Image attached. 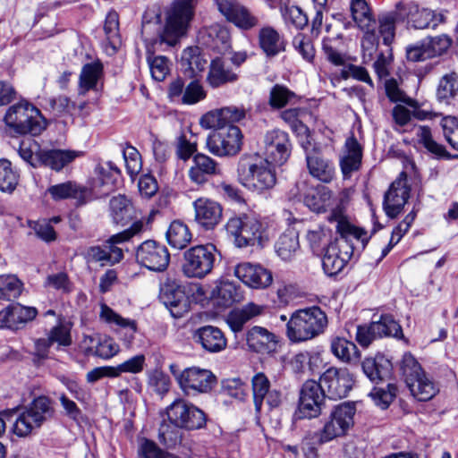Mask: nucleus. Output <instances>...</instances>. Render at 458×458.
I'll return each instance as SVG.
<instances>
[{
  "mask_svg": "<svg viewBox=\"0 0 458 458\" xmlns=\"http://www.w3.org/2000/svg\"><path fill=\"white\" fill-rule=\"evenodd\" d=\"M191 238L192 235L188 226L181 221L172 222L166 232L167 242L174 249L185 248L191 242Z\"/></svg>",
  "mask_w": 458,
  "mask_h": 458,
  "instance_id": "09e8293b",
  "label": "nucleus"
},
{
  "mask_svg": "<svg viewBox=\"0 0 458 458\" xmlns=\"http://www.w3.org/2000/svg\"><path fill=\"white\" fill-rule=\"evenodd\" d=\"M50 412L49 399L45 396L36 398L29 408L16 416L13 432L20 437L29 436L35 428L41 426Z\"/></svg>",
  "mask_w": 458,
  "mask_h": 458,
  "instance_id": "f8f14e48",
  "label": "nucleus"
},
{
  "mask_svg": "<svg viewBox=\"0 0 458 458\" xmlns=\"http://www.w3.org/2000/svg\"><path fill=\"white\" fill-rule=\"evenodd\" d=\"M206 96L203 86L198 81H192L185 88L182 105H195L203 100Z\"/></svg>",
  "mask_w": 458,
  "mask_h": 458,
  "instance_id": "338daca9",
  "label": "nucleus"
},
{
  "mask_svg": "<svg viewBox=\"0 0 458 458\" xmlns=\"http://www.w3.org/2000/svg\"><path fill=\"white\" fill-rule=\"evenodd\" d=\"M354 380L345 368H328L320 377L319 385L330 399H342L352 390Z\"/></svg>",
  "mask_w": 458,
  "mask_h": 458,
  "instance_id": "a211bd4d",
  "label": "nucleus"
},
{
  "mask_svg": "<svg viewBox=\"0 0 458 458\" xmlns=\"http://www.w3.org/2000/svg\"><path fill=\"white\" fill-rule=\"evenodd\" d=\"M143 226L144 224L142 221H135L130 228L112 235L106 242L105 248L107 257L109 258V265L118 263L123 259V251L121 248L117 247L116 244L129 241L134 235L140 233L143 230Z\"/></svg>",
  "mask_w": 458,
  "mask_h": 458,
  "instance_id": "c756f323",
  "label": "nucleus"
},
{
  "mask_svg": "<svg viewBox=\"0 0 458 458\" xmlns=\"http://www.w3.org/2000/svg\"><path fill=\"white\" fill-rule=\"evenodd\" d=\"M43 150L35 140L27 138L20 142L18 153L31 166L39 167Z\"/></svg>",
  "mask_w": 458,
  "mask_h": 458,
  "instance_id": "603ef678",
  "label": "nucleus"
},
{
  "mask_svg": "<svg viewBox=\"0 0 458 458\" xmlns=\"http://www.w3.org/2000/svg\"><path fill=\"white\" fill-rule=\"evenodd\" d=\"M135 258L140 267L153 272H164L170 263L167 248L154 240L141 242L136 249Z\"/></svg>",
  "mask_w": 458,
  "mask_h": 458,
  "instance_id": "dca6fc26",
  "label": "nucleus"
},
{
  "mask_svg": "<svg viewBox=\"0 0 458 458\" xmlns=\"http://www.w3.org/2000/svg\"><path fill=\"white\" fill-rule=\"evenodd\" d=\"M355 414L354 402H344L335 406L325 420L323 427L316 432L318 444L325 445L345 437L354 426Z\"/></svg>",
  "mask_w": 458,
  "mask_h": 458,
  "instance_id": "39448f33",
  "label": "nucleus"
},
{
  "mask_svg": "<svg viewBox=\"0 0 458 458\" xmlns=\"http://www.w3.org/2000/svg\"><path fill=\"white\" fill-rule=\"evenodd\" d=\"M396 394V387L387 384L386 387L375 386L369 394L374 403L382 409H386L394 401Z\"/></svg>",
  "mask_w": 458,
  "mask_h": 458,
  "instance_id": "680f3d73",
  "label": "nucleus"
},
{
  "mask_svg": "<svg viewBox=\"0 0 458 458\" xmlns=\"http://www.w3.org/2000/svg\"><path fill=\"white\" fill-rule=\"evenodd\" d=\"M47 192L55 200L74 199L78 205L85 204L91 196V191L75 182L68 181L50 186Z\"/></svg>",
  "mask_w": 458,
  "mask_h": 458,
  "instance_id": "c85d7f7f",
  "label": "nucleus"
},
{
  "mask_svg": "<svg viewBox=\"0 0 458 458\" xmlns=\"http://www.w3.org/2000/svg\"><path fill=\"white\" fill-rule=\"evenodd\" d=\"M276 251L284 260H289L299 249L298 234L291 230L283 233L276 243Z\"/></svg>",
  "mask_w": 458,
  "mask_h": 458,
  "instance_id": "3c124183",
  "label": "nucleus"
},
{
  "mask_svg": "<svg viewBox=\"0 0 458 458\" xmlns=\"http://www.w3.org/2000/svg\"><path fill=\"white\" fill-rule=\"evenodd\" d=\"M216 4L229 22L242 30H250L259 23L258 18L237 0H216Z\"/></svg>",
  "mask_w": 458,
  "mask_h": 458,
  "instance_id": "412c9836",
  "label": "nucleus"
},
{
  "mask_svg": "<svg viewBox=\"0 0 458 458\" xmlns=\"http://www.w3.org/2000/svg\"><path fill=\"white\" fill-rule=\"evenodd\" d=\"M259 46L267 56H275L284 51L283 37L272 27H264L259 33Z\"/></svg>",
  "mask_w": 458,
  "mask_h": 458,
  "instance_id": "58836bf2",
  "label": "nucleus"
},
{
  "mask_svg": "<svg viewBox=\"0 0 458 458\" xmlns=\"http://www.w3.org/2000/svg\"><path fill=\"white\" fill-rule=\"evenodd\" d=\"M19 174L7 159H0V191L13 192L19 182Z\"/></svg>",
  "mask_w": 458,
  "mask_h": 458,
  "instance_id": "5fc2aeb1",
  "label": "nucleus"
},
{
  "mask_svg": "<svg viewBox=\"0 0 458 458\" xmlns=\"http://www.w3.org/2000/svg\"><path fill=\"white\" fill-rule=\"evenodd\" d=\"M304 203L310 210L316 213H324L329 208V212H331L334 209L332 207L334 204L333 194L327 187H321L309 191L304 197ZM338 206L344 209L341 204H337L335 208ZM330 213H328V215Z\"/></svg>",
  "mask_w": 458,
  "mask_h": 458,
  "instance_id": "c9c22d12",
  "label": "nucleus"
},
{
  "mask_svg": "<svg viewBox=\"0 0 458 458\" xmlns=\"http://www.w3.org/2000/svg\"><path fill=\"white\" fill-rule=\"evenodd\" d=\"M291 142L287 132L275 129L264 137L265 161L274 165H282L291 155Z\"/></svg>",
  "mask_w": 458,
  "mask_h": 458,
  "instance_id": "6ab92c4d",
  "label": "nucleus"
},
{
  "mask_svg": "<svg viewBox=\"0 0 458 458\" xmlns=\"http://www.w3.org/2000/svg\"><path fill=\"white\" fill-rule=\"evenodd\" d=\"M251 385L255 410L260 411L263 401L270 389V381L264 373L259 372L253 376Z\"/></svg>",
  "mask_w": 458,
  "mask_h": 458,
  "instance_id": "6e6d98bb",
  "label": "nucleus"
},
{
  "mask_svg": "<svg viewBox=\"0 0 458 458\" xmlns=\"http://www.w3.org/2000/svg\"><path fill=\"white\" fill-rule=\"evenodd\" d=\"M346 155L340 160V166L344 177L358 171L361 165L362 148L355 137H349L345 141Z\"/></svg>",
  "mask_w": 458,
  "mask_h": 458,
  "instance_id": "72a5a7b5",
  "label": "nucleus"
},
{
  "mask_svg": "<svg viewBox=\"0 0 458 458\" xmlns=\"http://www.w3.org/2000/svg\"><path fill=\"white\" fill-rule=\"evenodd\" d=\"M216 247L213 244L196 245L184 254L182 271L188 277L203 278L210 274L216 262Z\"/></svg>",
  "mask_w": 458,
  "mask_h": 458,
  "instance_id": "9b49d317",
  "label": "nucleus"
},
{
  "mask_svg": "<svg viewBox=\"0 0 458 458\" xmlns=\"http://www.w3.org/2000/svg\"><path fill=\"white\" fill-rule=\"evenodd\" d=\"M307 166L310 174L323 182H330L335 177L334 164L318 153L306 154Z\"/></svg>",
  "mask_w": 458,
  "mask_h": 458,
  "instance_id": "e433bc0d",
  "label": "nucleus"
},
{
  "mask_svg": "<svg viewBox=\"0 0 458 458\" xmlns=\"http://www.w3.org/2000/svg\"><path fill=\"white\" fill-rule=\"evenodd\" d=\"M213 296L222 307H229L242 299L240 286L230 281H221L213 290Z\"/></svg>",
  "mask_w": 458,
  "mask_h": 458,
  "instance_id": "37998d69",
  "label": "nucleus"
},
{
  "mask_svg": "<svg viewBox=\"0 0 458 458\" xmlns=\"http://www.w3.org/2000/svg\"><path fill=\"white\" fill-rule=\"evenodd\" d=\"M234 275L246 285L260 289L272 284V273L258 264L244 262L234 267Z\"/></svg>",
  "mask_w": 458,
  "mask_h": 458,
  "instance_id": "b1692460",
  "label": "nucleus"
},
{
  "mask_svg": "<svg viewBox=\"0 0 458 458\" xmlns=\"http://www.w3.org/2000/svg\"><path fill=\"white\" fill-rule=\"evenodd\" d=\"M103 72V65L99 62H93L83 65L79 80L80 94H85L93 89Z\"/></svg>",
  "mask_w": 458,
  "mask_h": 458,
  "instance_id": "de8ad7c7",
  "label": "nucleus"
},
{
  "mask_svg": "<svg viewBox=\"0 0 458 458\" xmlns=\"http://www.w3.org/2000/svg\"><path fill=\"white\" fill-rule=\"evenodd\" d=\"M207 63L198 47H190L182 51L181 65L191 77H195L203 72Z\"/></svg>",
  "mask_w": 458,
  "mask_h": 458,
  "instance_id": "a19ab883",
  "label": "nucleus"
},
{
  "mask_svg": "<svg viewBox=\"0 0 458 458\" xmlns=\"http://www.w3.org/2000/svg\"><path fill=\"white\" fill-rule=\"evenodd\" d=\"M204 33L209 38L205 43L218 53H225L230 48V34L224 26L212 24L205 29Z\"/></svg>",
  "mask_w": 458,
  "mask_h": 458,
  "instance_id": "c03bdc74",
  "label": "nucleus"
},
{
  "mask_svg": "<svg viewBox=\"0 0 458 458\" xmlns=\"http://www.w3.org/2000/svg\"><path fill=\"white\" fill-rule=\"evenodd\" d=\"M22 291V283L12 275L0 276V300L18 298Z\"/></svg>",
  "mask_w": 458,
  "mask_h": 458,
  "instance_id": "4d7b16f0",
  "label": "nucleus"
},
{
  "mask_svg": "<svg viewBox=\"0 0 458 458\" xmlns=\"http://www.w3.org/2000/svg\"><path fill=\"white\" fill-rule=\"evenodd\" d=\"M109 206L111 217L116 225H125L132 219L134 209L131 200L124 195L113 197Z\"/></svg>",
  "mask_w": 458,
  "mask_h": 458,
  "instance_id": "ea45409f",
  "label": "nucleus"
},
{
  "mask_svg": "<svg viewBox=\"0 0 458 458\" xmlns=\"http://www.w3.org/2000/svg\"><path fill=\"white\" fill-rule=\"evenodd\" d=\"M295 98L294 92L285 86L276 84L270 90L269 105L274 108H283Z\"/></svg>",
  "mask_w": 458,
  "mask_h": 458,
  "instance_id": "e2e57ef3",
  "label": "nucleus"
},
{
  "mask_svg": "<svg viewBox=\"0 0 458 458\" xmlns=\"http://www.w3.org/2000/svg\"><path fill=\"white\" fill-rule=\"evenodd\" d=\"M147 62L152 78L157 81H163L170 73V60L164 55H154L149 50L147 53Z\"/></svg>",
  "mask_w": 458,
  "mask_h": 458,
  "instance_id": "864d4df0",
  "label": "nucleus"
},
{
  "mask_svg": "<svg viewBox=\"0 0 458 458\" xmlns=\"http://www.w3.org/2000/svg\"><path fill=\"white\" fill-rule=\"evenodd\" d=\"M411 187L407 183V174L402 172L392 182L384 198V208L387 216L396 217L410 198Z\"/></svg>",
  "mask_w": 458,
  "mask_h": 458,
  "instance_id": "aec40b11",
  "label": "nucleus"
},
{
  "mask_svg": "<svg viewBox=\"0 0 458 458\" xmlns=\"http://www.w3.org/2000/svg\"><path fill=\"white\" fill-rule=\"evenodd\" d=\"M378 338L392 336L397 339L403 338V329L392 315H381L378 320L372 321Z\"/></svg>",
  "mask_w": 458,
  "mask_h": 458,
  "instance_id": "8fccbe9b",
  "label": "nucleus"
},
{
  "mask_svg": "<svg viewBox=\"0 0 458 458\" xmlns=\"http://www.w3.org/2000/svg\"><path fill=\"white\" fill-rule=\"evenodd\" d=\"M245 116L246 112L243 107L230 106L206 113L201 116L199 124L204 129L227 128L242 121Z\"/></svg>",
  "mask_w": 458,
  "mask_h": 458,
  "instance_id": "4be33fe9",
  "label": "nucleus"
},
{
  "mask_svg": "<svg viewBox=\"0 0 458 458\" xmlns=\"http://www.w3.org/2000/svg\"><path fill=\"white\" fill-rule=\"evenodd\" d=\"M395 8L399 11L400 19L407 20L408 23L416 30L432 29L435 30L439 24L445 21L443 13H437L428 8H420L413 1L408 3L399 2Z\"/></svg>",
  "mask_w": 458,
  "mask_h": 458,
  "instance_id": "2eb2a0df",
  "label": "nucleus"
},
{
  "mask_svg": "<svg viewBox=\"0 0 458 458\" xmlns=\"http://www.w3.org/2000/svg\"><path fill=\"white\" fill-rule=\"evenodd\" d=\"M425 43L431 59L445 54L452 46L453 39L449 36L442 34L426 38Z\"/></svg>",
  "mask_w": 458,
  "mask_h": 458,
  "instance_id": "052dcab7",
  "label": "nucleus"
},
{
  "mask_svg": "<svg viewBox=\"0 0 458 458\" xmlns=\"http://www.w3.org/2000/svg\"><path fill=\"white\" fill-rule=\"evenodd\" d=\"M99 318L110 326L118 327L120 339L127 347L131 345L137 332V322L134 319L122 317L105 303L100 305Z\"/></svg>",
  "mask_w": 458,
  "mask_h": 458,
  "instance_id": "393cba45",
  "label": "nucleus"
},
{
  "mask_svg": "<svg viewBox=\"0 0 458 458\" xmlns=\"http://www.w3.org/2000/svg\"><path fill=\"white\" fill-rule=\"evenodd\" d=\"M195 221L206 230L213 229L222 218L221 205L207 198H199L193 202Z\"/></svg>",
  "mask_w": 458,
  "mask_h": 458,
  "instance_id": "bb28decb",
  "label": "nucleus"
},
{
  "mask_svg": "<svg viewBox=\"0 0 458 458\" xmlns=\"http://www.w3.org/2000/svg\"><path fill=\"white\" fill-rule=\"evenodd\" d=\"M194 339L202 348L211 353L224 351L227 346L225 334L216 327L204 326L194 333Z\"/></svg>",
  "mask_w": 458,
  "mask_h": 458,
  "instance_id": "2f4dec72",
  "label": "nucleus"
},
{
  "mask_svg": "<svg viewBox=\"0 0 458 458\" xmlns=\"http://www.w3.org/2000/svg\"><path fill=\"white\" fill-rule=\"evenodd\" d=\"M225 229L233 237L235 245L240 248L263 246L268 240L265 225L252 214L231 217L225 225Z\"/></svg>",
  "mask_w": 458,
  "mask_h": 458,
  "instance_id": "0eeeda50",
  "label": "nucleus"
},
{
  "mask_svg": "<svg viewBox=\"0 0 458 458\" xmlns=\"http://www.w3.org/2000/svg\"><path fill=\"white\" fill-rule=\"evenodd\" d=\"M332 232L326 226L317 225L306 233V241L312 252L320 255L331 242Z\"/></svg>",
  "mask_w": 458,
  "mask_h": 458,
  "instance_id": "49530a36",
  "label": "nucleus"
},
{
  "mask_svg": "<svg viewBox=\"0 0 458 458\" xmlns=\"http://www.w3.org/2000/svg\"><path fill=\"white\" fill-rule=\"evenodd\" d=\"M37 314L38 310L34 307L20 303L11 304L0 310V328L21 329L28 322L32 321Z\"/></svg>",
  "mask_w": 458,
  "mask_h": 458,
  "instance_id": "5701e85b",
  "label": "nucleus"
},
{
  "mask_svg": "<svg viewBox=\"0 0 458 458\" xmlns=\"http://www.w3.org/2000/svg\"><path fill=\"white\" fill-rule=\"evenodd\" d=\"M237 176L243 187L258 194L270 191L276 183V172L271 164L265 160L253 162L242 158L238 164Z\"/></svg>",
  "mask_w": 458,
  "mask_h": 458,
  "instance_id": "20e7f679",
  "label": "nucleus"
},
{
  "mask_svg": "<svg viewBox=\"0 0 458 458\" xmlns=\"http://www.w3.org/2000/svg\"><path fill=\"white\" fill-rule=\"evenodd\" d=\"M400 19L399 11L395 8V11L384 13L377 19V38H382L383 44L390 47L394 40L395 37V23Z\"/></svg>",
  "mask_w": 458,
  "mask_h": 458,
  "instance_id": "a18cd8bd",
  "label": "nucleus"
},
{
  "mask_svg": "<svg viewBox=\"0 0 458 458\" xmlns=\"http://www.w3.org/2000/svg\"><path fill=\"white\" fill-rule=\"evenodd\" d=\"M326 312L318 306L294 311L286 324V335L292 343L311 340L323 334L327 327Z\"/></svg>",
  "mask_w": 458,
  "mask_h": 458,
  "instance_id": "f03ea898",
  "label": "nucleus"
},
{
  "mask_svg": "<svg viewBox=\"0 0 458 458\" xmlns=\"http://www.w3.org/2000/svg\"><path fill=\"white\" fill-rule=\"evenodd\" d=\"M196 0H174L167 13L165 25L159 35L160 43L170 47L185 36L194 15Z\"/></svg>",
  "mask_w": 458,
  "mask_h": 458,
  "instance_id": "423d86ee",
  "label": "nucleus"
},
{
  "mask_svg": "<svg viewBox=\"0 0 458 458\" xmlns=\"http://www.w3.org/2000/svg\"><path fill=\"white\" fill-rule=\"evenodd\" d=\"M80 156V151L71 149L43 150L41 154L40 166L50 167L51 169L59 172Z\"/></svg>",
  "mask_w": 458,
  "mask_h": 458,
  "instance_id": "f704fd0d",
  "label": "nucleus"
},
{
  "mask_svg": "<svg viewBox=\"0 0 458 458\" xmlns=\"http://www.w3.org/2000/svg\"><path fill=\"white\" fill-rule=\"evenodd\" d=\"M175 367L170 365V370L182 392L188 396L209 393L217 383L216 377L209 369L193 366L177 371Z\"/></svg>",
  "mask_w": 458,
  "mask_h": 458,
  "instance_id": "9d476101",
  "label": "nucleus"
},
{
  "mask_svg": "<svg viewBox=\"0 0 458 458\" xmlns=\"http://www.w3.org/2000/svg\"><path fill=\"white\" fill-rule=\"evenodd\" d=\"M104 30L107 40L114 47L115 44L120 42L119 36V18L115 12L107 13L104 24Z\"/></svg>",
  "mask_w": 458,
  "mask_h": 458,
  "instance_id": "774afa93",
  "label": "nucleus"
},
{
  "mask_svg": "<svg viewBox=\"0 0 458 458\" xmlns=\"http://www.w3.org/2000/svg\"><path fill=\"white\" fill-rule=\"evenodd\" d=\"M4 122L14 132L22 135H39L47 126L40 111L26 101L10 106L4 115Z\"/></svg>",
  "mask_w": 458,
  "mask_h": 458,
  "instance_id": "6e6552de",
  "label": "nucleus"
},
{
  "mask_svg": "<svg viewBox=\"0 0 458 458\" xmlns=\"http://www.w3.org/2000/svg\"><path fill=\"white\" fill-rule=\"evenodd\" d=\"M146 358L143 354L135 355L117 366H113L110 369L114 377H120L123 373L138 374L140 373L145 367Z\"/></svg>",
  "mask_w": 458,
  "mask_h": 458,
  "instance_id": "bf43d9fd",
  "label": "nucleus"
},
{
  "mask_svg": "<svg viewBox=\"0 0 458 458\" xmlns=\"http://www.w3.org/2000/svg\"><path fill=\"white\" fill-rule=\"evenodd\" d=\"M331 351L339 360L349 362L352 357H358L356 345L345 338L336 337L331 343Z\"/></svg>",
  "mask_w": 458,
  "mask_h": 458,
  "instance_id": "13d9d810",
  "label": "nucleus"
},
{
  "mask_svg": "<svg viewBox=\"0 0 458 458\" xmlns=\"http://www.w3.org/2000/svg\"><path fill=\"white\" fill-rule=\"evenodd\" d=\"M192 163L188 174L191 182L197 184H204L209 177L221 174L219 164L205 154H196Z\"/></svg>",
  "mask_w": 458,
  "mask_h": 458,
  "instance_id": "cd10ccee",
  "label": "nucleus"
},
{
  "mask_svg": "<svg viewBox=\"0 0 458 458\" xmlns=\"http://www.w3.org/2000/svg\"><path fill=\"white\" fill-rule=\"evenodd\" d=\"M329 223L335 224L340 239H335L325 250L322 267L330 276L340 273L353 254V240L360 241L362 245L368 242L367 232L356 227L350 221L345 210L340 206L334 208L327 216Z\"/></svg>",
  "mask_w": 458,
  "mask_h": 458,
  "instance_id": "f257e3e1",
  "label": "nucleus"
},
{
  "mask_svg": "<svg viewBox=\"0 0 458 458\" xmlns=\"http://www.w3.org/2000/svg\"><path fill=\"white\" fill-rule=\"evenodd\" d=\"M180 427H176L170 422V424L164 422L160 425L158 429V439L166 447L174 446L181 441Z\"/></svg>",
  "mask_w": 458,
  "mask_h": 458,
  "instance_id": "0e129e2a",
  "label": "nucleus"
},
{
  "mask_svg": "<svg viewBox=\"0 0 458 458\" xmlns=\"http://www.w3.org/2000/svg\"><path fill=\"white\" fill-rule=\"evenodd\" d=\"M160 299L174 318H182L190 310L188 297L182 287L174 283L162 287Z\"/></svg>",
  "mask_w": 458,
  "mask_h": 458,
  "instance_id": "a878e982",
  "label": "nucleus"
},
{
  "mask_svg": "<svg viewBox=\"0 0 458 458\" xmlns=\"http://www.w3.org/2000/svg\"><path fill=\"white\" fill-rule=\"evenodd\" d=\"M294 48L307 62H312L315 57V48L312 40L305 34L298 33L293 39Z\"/></svg>",
  "mask_w": 458,
  "mask_h": 458,
  "instance_id": "69168bd1",
  "label": "nucleus"
},
{
  "mask_svg": "<svg viewBox=\"0 0 458 458\" xmlns=\"http://www.w3.org/2000/svg\"><path fill=\"white\" fill-rule=\"evenodd\" d=\"M207 139V148L218 157L234 156L242 148V134L239 127L229 125L227 128H214Z\"/></svg>",
  "mask_w": 458,
  "mask_h": 458,
  "instance_id": "4468645a",
  "label": "nucleus"
},
{
  "mask_svg": "<svg viewBox=\"0 0 458 458\" xmlns=\"http://www.w3.org/2000/svg\"><path fill=\"white\" fill-rule=\"evenodd\" d=\"M238 80V72L222 58L211 61L207 81L212 88H218L227 83H233Z\"/></svg>",
  "mask_w": 458,
  "mask_h": 458,
  "instance_id": "473e14b6",
  "label": "nucleus"
},
{
  "mask_svg": "<svg viewBox=\"0 0 458 458\" xmlns=\"http://www.w3.org/2000/svg\"><path fill=\"white\" fill-rule=\"evenodd\" d=\"M400 369L408 388L418 401H429L438 392L436 384L410 352L403 356Z\"/></svg>",
  "mask_w": 458,
  "mask_h": 458,
  "instance_id": "1a4fd4ad",
  "label": "nucleus"
},
{
  "mask_svg": "<svg viewBox=\"0 0 458 458\" xmlns=\"http://www.w3.org/2000/svg\"><path fill=\"white\" fill-rule=\"evenodd\" d=\"M263 310L264 307L250 302L242 309L232 310L227 315L226 322L233 332H240L250 319L260 315Z\"/></svg>",
  "mask_w": 458,
  "mask_h": 458,
  "instance_id": "4c0bfd02",
  "label": "nucleus"
},
{
  "mask_svg": "<svg viewBox=\"0 0 458 458\" xmlns=\"http://www.w3.org/2000/svg\"><path fill=\"white\" fill-rule=\"evenodd\" d=\"M325 394L321 386L314 381H306L301 390L298 408L294 413L296 420L317 418L321 413Z\"/></svg>",
  "mask_w": 458,
  "mask_h": 458,
  "instance_id": "f3484780",
  "label": "nucleus"
},
{
  "mask_svg": "<svg viewBox=\"0 0 458 458\" xmlns=\"http://www.w3.org/2000/svg\"><path fill=\"white\" fill-rule=\"evenodd\" d=\"M361 367L368 378L376 384L387 377L390 372V364L383 357L366 358L362 361Z\"/></svg>",
  "mask_w": 458,
  "mask_h": 458,
  "instance_id": "79ce46f5",
  "label": "nucleus"
},
{
  "mask_svg": "<svg viewBox=\"0 0 458 458\" xmlns=\"http://www.w3.org/2000/svg\"><path fill=\"white\" fill-rule=\"evenodd\" d=\"M166 415L172 424L187 430L202 428L207 421L202 410L183 399L174 400L166 408Z\"/></svg>",
  "mask_w": 458,
  "mask_h": 458,
  "instance_id": "ddd939ff",
  "label": "nucleus"
},
{
  "mask_svg": "<svg viewBox=\"0 0 458 458\" xmlns=\"http://www.w3.org/2000/svg\"><path fill=\"white\" fill-rule=\"evenodd\" d=\"M350 12L355 25L363 33L361 38L363 61L369 62L378 47L377 19L366 0H351Z\"/></svg>",
  "mask_w": 458,
  "mask_h": 458,
  "instance_id": "7ed1b4c3",
  "label": "nucleus"
},
{
  "mask_svg": "<svg viewBox=\"0 0 458 458\" xmlns=\"http://www.w3.org/2000/svg\"><path fill=\"white\" fill-rule=\"evenodd\" d=\"M246 342L256 352L270 353L276 350L278 337L267 328L255 326L248 331Z\"/></svg>",
  "mask_w": 458,
  "mask_h": 458,
  "instance_id": "7c9ffc66",
  "label": "nucleus"
}]
</instances>
